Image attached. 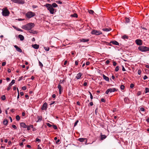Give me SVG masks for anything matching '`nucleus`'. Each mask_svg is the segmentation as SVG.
Here are the masks:
<instances>
[{"label": "nucleus", "instance_id": "1", "mask_svg": "<svg viewBox=\"0 0 149 149\" xmlns=\"http://www.w3.org/2000/svg\"><path fill=\"white\" fill-rule=\"evenodd\" d=\"M35 25L34 23H29L26 25L22 26V28L23 29L28 30L29 31Z\"/></svg>", "mask_w": 149, "mask_h": 149}, {"label": "nucleus", "instance_id": "2", "mask_svg": "<svg viewBox=\"0 0 149 149\" xmlns=\"http://www.w3.org/2000/svg\"><path fill=\"white\" fill-rule=\"evenodd\" d=\"M44 6L47 7V10L49 11L51 14H53L54 13V9L52 7L51 4L46 3Z\"/></svg>", "mask_w": 149, "mask_h": 149}, {"label": "nucleus", "instance_id": "3", "mask_svg": "<svg viewBox=\"0 0 149 149\" xmlns=\"http://www.w3.org/2000/svg\"><path fill=\"white\" fill-rule=\"evenodd\" d=\"M2 14L3 16H8L10 13L7 8L6 7L2 9Z\"/></svg>", "mask_w": 149, "mask_h": 149}, {"label": "nucleus", "instance_id": "4", "mask_svg": "<svg viewBox=\"0 0 149 149\" xmlns=\"http://www.w3.org/2000/svg\"><path fill=\"white\" fill-rule=\"evenodd\" d=\"M138 49L142 52H146L149 51V48L144 46H140L138 47Z\"/></svg>", "mask_w": 149, "mask_h": 149}, {"label": "nucleus", "instance_id": "5", "mask_svg": "<svg viewBox=\"0 0 149 149\" xmlns=\"http://www.w3.org/2000/svg\"><path fill=\"white\" fill-rule=\"evenodd\" d=\"M20 125L21 127L24 128H27V130H30V127H31V128H32L33 127V125H29L28 126L26 125L23 122L21 123H20Z\"/></svg>", "mask_w": 149, "mask_h": 149}, {"label": "nucleus", "instance_id": "6", "mask_svg": "<svg viewBox=\"0 0 149 149\" xmlns=\"http://www.w3.org/2000/svg\"><path fill=\"white\" fill-rule=\"evenodd\" d=\"M35 15V13L31 11H29L26 14V17L29 19L34 16Z\"/></svg>", "mask_w": 149, "mask_h": 149}, {"label": "nucleus", "instance_id": "7", "mask_svg": "<svg viewBox=\"0 0 149 149\" xmlns=\"http://www.w3.org/2000/svg\"><path fill=\"white\" fill-rule=\"evenodd\" d=\"M13 2L19 4H23L25 3L23 0H11Z\"/></svg>", "mask_w": 149, "mask_h": 149}, {"label": "nucleus", "instance_id": "8", "mask_svg": "<svg viewBox=\"0 0 149 149\" xmlns=\"http://www.w3.org/2000/svg\"><path fill=\"white\" fill-rule=\"evenodd\" d=\"M15 82V80H13L9 84L8 87L7 88V90L9 91L11 88V86L14 84Z\"/></svg>", "mask_w": 149, "mask_h": 149}, {"label": "nucleus", "instance_id": "9", "mask_svg": "<svg viewBox=\"0 0 149 149\" xmlns=\"http://www.w3.org/2000/svg\"><path fill=\"white\" fill-rule=\"evenodd\" d=\"M91 33L93 34H94L98 35L102 34V32H99L97 30H94L92 31Z\"/></svg>", "mask_w": 149, "mask_h": 149}, {"label": "nucleus", "instance_id": "10", "mask_svg": "<svg viewBox=\"0 0 149 149\" xmlns=\"http://www.w3.org/2000/svg\"><path fill=\"white\" fill-rule=\"evenodd\" d=\"M47 104L46 102L44 103L41 107V109L42 110H46L47 109Z\"/></svg>", "mask_w": 149, "mask_h": 149}, {"label": "nucleus", "instance_id": "11", "mask_svg": "<svg viewBox=\"0 0 149 149\" xmlns=\"http://www.w3.org/2000/svg\"><path fill=\"white\" fill-rule=\"evenodd\" d=\"M136 43L138 45H142V42L141 40L140 39H137L136 40Z\"/></svg>", "mask_w": 149, "mask_h": 149}, {"label": "nucleus", "instance_id": "12", "mask_svg": "<svg viewBox=\"0 0 149 149\" xmlns=\"http://www.w3.org/2000/svg\"><path fill=\"white\" fill-rule=\"evenodd\" d=\"M14 47L16 49V50L19 52H22V50L21 48H19L18 46H17L16 45H15L14 46Z\"/></svg>", "mask_w": 149, "mask_h": 149}, {"label": "nucleus", "instance_id": "13", "mask_svg": "<svg viewBox=\"0 0 149 149\" xmlns=\"http://www.w3.org/2000/svg\"><path fill=\"white\" fill-rule=\"evenodd\" d=\"M105 130L106 132V134L103 135V139H105L106 138L107 136V135H108L109 134V131L108 130H107L106 129H105Z\"/></svg>", "mask_w": 149, "mask_h": 149}, {"label": "nucleus", "instance_id": "14", "mask_svg": "<svg viewBox=\"0 0 149 149\" xmlns=\"http://www.w3.org/2000/svg\"><path fill=\"white\" fill-rule=\"evenodd\" d=\"M89 40V39H88L82 38V39H81L80 40V42H88Z\"/></svg>", "mask_w": 149, "mask_h": 149}, {"label": "nucleus", "instance_id": "15", "mask_svg": "<svg viewBox=\"0 0 149 149\" xmlns=\"http://www.w3.org/2000/svg\"><path fill=\"white\" fill-rule=\"evenodd\" d=\"M38 120L36 121V122H38L41 121L42 120V117L41 116H38L37 117Z\"/></svg>", "mask_w": 149, "mask_h": 149}, {"label": "nucleus", "instance_id": "16", "mask_svg": "<svg viewBox=\"0 0 149 149\" xmlns=\"http://www.w3.org/2000/svg\"><path fill=\"white\" fill-rule=\"evenodd\" d=\"M109 90L110 93L112 92L117 91V90L114 88H109Z\"/></svg>", "mask_w": 149, "mask_h": 149}, {"label": "nucleus", "instance_id": "17", "mask_svg": "<svg viewBox=\"0 0 149 149\" xmlns=\"http://www.w3.org/2000/svg\"><path fill=\"white\" fill-rule=\"evenodd\" d=\"M29 32L31 33H32L33 34H37V32L36 31H34L33 30L30 29V30L28 31Z\"/></svg>", "mask_w": 149, "mask_h": 149}, {"label": "nucleus", "instance_id": "18", "mask_svg": "<svg viewBox=\"0 0 149 149\" xmlns=\"http://www.w3.org/2000/svg\"><path fill=\"white\" fill-rule=\"evenodd\" d=\"M110 43H112L113 44L116 45H119V43L117 41L115 40L111 41L110 42Z\"/></svg>", "mask_w": 149, "mask_h": 149}, {"label": "nucleus", "instance_id": "19", "mask_svg": "<svg viewBox=\"0 0 149 149\" xmlns=\"http://www.w3.org/2000/svg\"><path fill=\"white\" fill-rule=\"evenodd\" d=\"M18 37L21 41H23L24 39V36L23 35L21 34L19 35H18Z\"/></svg>", "mask_w": 149, "mask_h": 149}, {"label": "nucleus", "instance_id": "20", "mask_svg": "<svg viewBox=\"0 0 149 149\" xmlns=\"http://www.w3.org/2000/svg\"><path fill=\"white\" fill-rule=\"evenodd\" d=\"M32 47L36 49H38L39 48V45L37 44H34L32 45Z\"/></svg>", "mask_w": 149, "mask_h": 149}, {"label": "nucleus", "instance_id": "21", "mask_svg": "<svg viewBox=\"0 0 149 149\" xmlns=\"http://www.w3.org/2000/svg\"><path fill=\"white\" fill-rule=\"evenodd\" d=\"M82 76V74L81 73L78 74L76 77V78L77 79H79Z\"/></svg>", "mask_w": 149, "mask_h": 149}, {"label": "nucleus", "instance_id": "22", "mask_svg": "<svg viewBox=\"0 0 149 149\" xmlns=\"http://www.w3.org/2000/svg\"><path fill=\"white\" fill-rule=\"evenodd\" d=\"M103 78L106 81H109V79L108 77H106L105 75L103 74Z\"/></svg>", "mask_w": 149, "mask_h": 149}, {"label": "nucleus", "instance_id": "23", "mask_svg": "<svg viewBox=\"0 0 149 149\" xmlns=\"http://www.w3.org/2000/svg\"><path fill=\"white\" fill-rule=\"evenodd\" d=\"M58 88L59 90V93L60 94L61 93V91L62 90V87L61 85L59 84L58 85Z\"/></svg>", "mask_w": 149, "mask_h": 149}, {"label": "nucleus", "instance_id": "24", "mask_svg": "<svg viewBox=\"0 0 149 149\" xmlns=\"http://www.w3.org/2000/svg\"><path fill=\"white\" fill-rule=\"evenodd\" d=\"M111 30V29L110 28H107L103 29V31H109Z\"/></svg>", "mask_w": 149, "mask_h": 149}, {"label": "nucleus", "instance_id": "25", "mask_svg": "<svg viewBox=\"0 0 149 149\" xmlns=\"http://www.w3.org/2000/svg\"><path fill=\"white\" fill-rule=\"evenodd\" d=\"M86 139L85 138H80L78 139V141L80 142H83Z\"/></svg>", "mask_w": 149, "mask_h": 149}, {"label": "nucleus", "instance_id": "26", "mask_svg": "<svg viewBox=\"0 0 149 149\" xmlns=\"http://www.w3.org/2000/svg\"><path fill=\"white\" fill-rule=\"evenodd\" d=\"M8 123V121L6 119L4 120L3 121V124L4 125H6Z\"/></svg>", "mask_w": 149, "mask_h": 149}, {"label": "nucleus", "instance_id": "27", "mask_svg": "<svg viewBox=\"0 0 149 149\" xmlns=\"http://www.w3.org/2000/svg\"><path fill=\"white\" fill-rule=\"evenodd\" d=\"M52 6V7L53 8H56L57 7L58 5H57L55 3H53L52 5H51Z\"/></svg>", "mask_w": 149, "mask_h": 149}, {"label": "nucleus", "instance_id": "28", "mask_svg": "<svg viewBox=\"0 0 149 149\" xmlns=\"http://www.w3.org/2000/svg\"><path fill=\"white\" fill-rule=\"evenodd\" d=\"M110 21H111V20L109 19L108 20H107V21H106V23L107 24V26L108 25H109V24H110Z\"/></svg>", "mask_w": 149, "mask_h": 149}, {"label": "nucleus", "instance_id": "29", "mask_svg": "<svg viewBox=\"0 0 149 149\" xmlns=\"http://www.w3.org/2000/svg\"><path fill=\"white\" fill-rule=\"evenodd\" d=\"M122 38L123 39H128V36L126 35H123L122 36Z\"/></svg>", "mask_w": 149, "mask_h": 149}, {"label": "nucleus", "instance_id": "30", "mask_svg": "<svg viewBox=\"0 0 149 149\" xmlns=\"http://www.w3.org/2000/svg\"><path fill=\"white\" fill-rule=\"evenodd\" d=\"M1 98L2 100H5L6 99V97L5 95H3V96H2Z\"/></svg>", "mask_w": 149, "mask_h": 149}, {"label": "nucleus", "instance_id": "31", "mask_svg": "<svg viewBox=\"0 0 149 149\" xmlns=\"http://www.w3.org/2000/svg\"><path fill=\"white\" fill-rule=\"evenodd\" d=\"M71 16L72 17H77V14L75 13L73 15H71Z\"/></svg>", "mask_w": 149, "mask_h": 149}, {"label": "nucleus", "instance_id": "32", "mask_svg": "<svg viewBox=\"0 0 149 149\" xmlns=\"http://www.w3.org/2000/svg\"><path fill=\"white\" fill-rule=\"evenodd\" d=\"M109 43L106 41H103V45H109Z\"/></svg>", "mask_w": 149, "mask_h": 149}, {"label": "nucleus", "instance_id": "33", "mask_svg": "<svg viewBox=\"0 0 149 149\" xmlns=\"http://www.w3.org/2000/svg\"><path fill=\"white\" fill-rule=\"evenodd\" d=\"M16 119L17 121H19L20 119V117L19 115H17L16 116Z\"/></svg>", "mask_w": 149, "mask_h": 149}, {"label": "nucleus", "instance_id": "34", "mask_svg": "<svg viewBox=\"0 0 149 149\" xmlns=\"http://www.w3.org/2000/svg\"><path fill=\"white\" fill-rule=\"evenodd\" d=\"M89 13L90 14H93L94 13V11L92 10H88Z\"/></svg>", "mask_w": 149, "mask_h": 149}, {"label": "nucleus", "instance_id": "35", "mask_svg": "<svg viewBox=\"0 0 149 149\" xmlns=\"http://www.w3.org/2000/svg\"><path fill=\"white\" fill-rule=\"evenodd\" d=\"M149 92V88H145V93H146Z\"/></svg>", "mask_w": 149, "mask_h": 149}, {"label": "nucleus", "instance_id": "36", "mask_svg": "<svg viewBox=\"0 0 149 149\" xmlns=\"http://www.w3.org/2000/svg\"><path fill=\"white\" fill-rule=\"evenodd\" d=\"M119 67L118 66H117L116 67L115 69V71L116 72H117L118 71L119 69Z\"/></svg>", "mask_w": 149, "mask_h": 149}, {"label": "nucleus", "instance_id": "37", "mask_svg": "<svg viewBox=\"0 0 149 149\" xmlns=\"http://www.w3.org/2000/svg\"><path fill=\"white\" fill-rule=\"evenodd\" d=\"M44 49L45 51H49V48L48 47H44Z\"/></svg>", "mask_w": 149, "mask_h": 149}, {"label": "nucleus", "instance_id": "38", "mask_svg": "<svg viewBox=\"0 0 149 149\" xmlns=\"http://www.w3.org/2000/svg\"><path fill=\"white\" fill-rule=\"evenodd\" d=\"M88 93H89L90 95V98L92 100L93 99V95L91 94V92L90 91H88Z\"/></svg>", "mask_w": 149, "mask_h": 149}, {"label": "nucleus", "instance_id": "39", "mask_svg": "<svg viewBox=\"0 0 149 149\" xmlns=\"http://www.w3.org/2000/svg\"><path fill=\"white\" fill-rule=\"evenodd\" d=\"M39 65L41 67H43V65L42 64V63L40 61H39Z\"/></svg>", "mask_w": 149, "mask_h": 149}, {"label": "nucleus", "instance_id": "40", "mask_svg": "<svg viewBox=\"0 0 149 149\" xmlns=\"http://www.w3.org/2000/svg\"><path fill=\"white\" fill-rule=\"evenodd\" d=\"M130 22V19L128 18H126L125 22L126 23H128Z\"/></svg>", "mask_w": 149, "mask_h": 149}, {"label": "nucleus", "instance_id": "41", "mask_svg": "<svg viewBox=\"0 0 149 149\" xmlns=\"http://www.w3.org/2000/svg\"><path fill=\"white\" fill-rule=\"evenodd\" d=\"M120 88L121 90H124L125 88V86L123 85H122L121 86Z\"/></svg>", "mask_w": 149, "mask_h": 149}, {"label": "nucleus", "instance_id": "42", "mask_svg": "<svg viewBox=\"0 0 149 149\" xmlns=\"http://www.w3.org/2000/svg\"><path fill=\"white\" fill-rule=\"evenodd\" d=\"M12 127L14 128L15 129H16L17 128V127L15 125H12Z\"/></svg>", "mask_w": 149, "mask_h": 149}, {"label": "nucleus", "instance_id": "43", "mask_svg": "<svg viewBox=\"0 0 149 149\" xmlns=\"http://www.w3.org/2000/svg\"><path fill=\"white\" fill-rule=\"evenodd\" d=\"M56 2L57 3L59 4H62V2L60 1H56Z\"/></svg>", "mask_w": 149, "mask_h": 149}, {"label": "nucleus", "instance_id": "44", "mask_svg": "<svg viewBox=\"0 0 149 149\" xmlns=\"http://www.w3.org/2000/svg\"><path fill=\"white\" fill-rule=\"evenodd\" d=\"M140 110L141 111H144L145 109L143 107H141L140 108Z\"/></svg>", "mask_w": 149, "mask_h": 149}, {"label": "nucleus", "instance_id": "45", "mask_svg": "<svg viewBox=\"0 0 149 149\" xmlns=\"http://www.w3.org/2000/svg\"><path fill=\"white\" fill-rule=\"evenodd\" d=\"M36 142H40L41 141L38 138H36Z\"/></svg>", "mask_w": 149, "mask_h": 149}, {"label": "nucleus", "instance_id": "46", "mask_svg": "<svg viewBox=\"0 0 149 149\" xmlns=\"http://www.w3.org/2000/svg\"><path fill=\"white\" fill-rule=\"evenodd\" d=\"M141 71L140 70H139L138 71V73L139 75H140L141 73Z\"/></svg>", "mask_w": 149, "mask_h": 149}, {"label": "nucleus", "instance_id": "47", "mask_svg": "<svg viewBox=\"0 0 149 149\" xmlns=\"http://www.w3.org/2000/svg\"><path fill=\"white\" fill-rule=\"evenodd\" d=\"M86 81H84L83 85L84 86H86L87 85V82Z\"/></svg>", "mask_w": 149, "mask_h": 149}, {"label": "nucleus", "instance_id": "48", "mask_svg": "<svg viewBox=\"0 0 149 149\" xmlns=\"http://www.w3.org/2000/svg\"><path fill=\"white\" fill-rule=\"evenodd\" d=\"M22 89L23 90H25L26 89V88L25 86H24L22 87Z\"/></svg>", "mask_w": 149, "mask_h": 149}, {"label": "nucleus", "instance_id": "49", "mask_svg": "<svg viewBox=\"0 0 149 149\" xmlns=\"http://www.w3.org/2000/svg\"><path fill=\"white\" fill-rule=\"evenodd\" d=\"M78 122H79L78 120H77L75 122V123H74V126H75L77 125Z\"/></svg>", "mask_w": 149, "mask_h": 149}, {"label": "nucleus", "instance_id": "50", "mask_svg": "<svg viewBox=\"0 0 149 149\" xmlns=\"http://www.w3.org/2000/svg\"><path fill=\"white\" fill-rule=\"evenodd\" d=\"M32 7L34 9V8H37L38 7L37 6L34 5L32 6Z\"/></svg>", "mask_w": 149, "mask_h": 149}, {"label": "nucleus", "instance_id": "51", "mask_svg": "<svg viewBox=\"0 0 149 149\" xmlns=\"http://www.w3.org/2000/svg\"><path fill=\"white\" fill-rule=\"evenodd\" d=\"M134 85L133 84H130V87L131 88H133V87H134Z\"/></svg>", "mask_w": 149, "mask_h": 149}, {"label": "nucleus", "instance_id": "52", "mask_svg": "<svg viewBox=\"0 0 149 149\" xmlns=\"http://www.w3.org/2000/svg\"><path fill=\"white\" fill-rule=\"evenodd\" d=\"M109 92H110L109 90V89H108L105 92V93L106 94H108Z\"/></svg>", "mask_w": 149, "mask_h": 149}, {"label": "nucleus", "instance_id": "53", "mask_svg": "<svg viewBox=\"0 0 149 149\" xmlns=\"http://www.w3.org/2000/svg\"><path fill=\"white\" fill-rule=\"evenodd\" d=\"M47 126L49 127H51L52 126V125H51L49 123H47Z\"/></svg>", "mask_w": 149, "mask_h": 149}, {"label": "nucleus", "instance_id": "54", "mask_svg": "<svg viewBox=\"0 0 149 149\" xmlns=\"http://www.w3.org/2000/svg\"><path fill=\"white\" fill-rule=\"evenodd\" d=\"M6 64V62H3L2 63V66H5Z\"/></svg>", "mask_w": 149, "mask_h": 149}, {"label": "nucleus", "instance_id": "55", "mask_svg": "<svg viewBox=\"0 0 149 149\" xmlns=\"http://www.w3.org/2000/svg\"><path fill=\"white\" fill-rule=\"evenodd\" d=\"M53 128L54 129H57V127L56 125H53Z\"/></svg>", "mask_w": 149, "mask_h": 149}, {"label": "nucleus", "instance_id": "56", "mask_svg": "<svg viewBox=\"0 0 149 149\" xmlns=\"http://www.w3.org/2000/svg\"><path fill=\"white\" fill-rule=\"evenodd\" d=\"M117 65V63L116 62H115V61H113V66H116Z\"/></svg>", "mask_w": 149, "mask_h": 149}, {"label": "nucleus", "instance_id": "57", "mask_svg": "<svg viewBox=\"0 0 149 149\" xmlns=\"http://www.w3.org/2000/svg\"><path fill=\"white\" fill-rule=\"evenodd\" d=\"M23 76H21L19 78V79H18V81H20L22 79Z\"/></svg>", "mask_w": 149, "mask_h": 149}, {"label": "nucleus", "instance_id": "58", "mask_svg": "<svg viewBox=\"0 0 149 149\" xmlns=\"http://www.w3.org/2000/svg\"><path fill=\"white\" fill-rule=\"evenodd\" d=\"M148 78L147 77L146 75H145L143 77V79L145 80Z\"/></svg>", "mask_w": 149, "mask_h": 149}, {"label": "nucleus", "instance_id": "59", "mask_svg": "<svg viewBox=\"0 0 149 149\" xmlns=\"http://www.w3.org/2000/svg\"><path fill=\"white\" fill-rule=\"evenodd\" d=\"M90 63V62H89L88 61L86 63V65H89Z\"/></svg>", "mask_w": 149, "mask_h": 149}, {"label": "nucleus", "instance_id": "60", "mask_svg": "<svg viewBox=\"0 0 149 149\" xmlns=\"http://www.w3.org/2000/svg\"><path fill=\"white\" fill-rule=\"evenodd\" d=\"M24 93L22 92H20V94L22 96L24 95Z\"/></svg>", "mask_w": 149, "mask_h": 149}, {"label": "nucleus", "instance_id": "61", "mask_svg": "<svg viewBox=\"0 0 149 149\" xmlns=\"http://www.w3.org/2000/svg\"><path fill=\"white\" fill-rule=\"evenodd\" d=\"M89 104L91 106H92L93 105V103L92 102H91L89 103Z\"/></svg>", "mask_w": 149, "mask_h": 149}, {"label": "nucleus", "instance_id": "62", "mask_svg": "<svg viewBox=\"0 0 149 149\" xmlns=\"http://www.w3.org/2000/svg\"><path fill=\"white\" fill-rule=\"evenodd\" d=\"M127 97H125L124 98V101L125 102H127Z\"/></svg>", "mask_w": 149, "mask_h": 149}, {"label": "nucleus", "instance_id": "63", "mask_svg": "<svg viewBox=\"0 0 149 149\" xmlns=\"http://www.w3.org/2000/svg\"><path fill=\"white\" fill-rule=\"evenodd\" d=\"M122 70L123 71H125V69L124 67L123 66L122 67Z\"/></svg>", "mask_w": 149, "mask_h": 149}, {"label": "nucleus", "instance_id": "64", "mask_svg": "<svg viewBox=\"0 0 149 149\" xmlns=\"http://www.w3.org/2000/svg\"><path fill=\"white\" fill-rule=\"evenodd\" d=\"M52 97L53 98H54L56 97V95L55 94H53L52 95Z\"/></svg>", "mask_w": 149, "mask_h": 149}]
</instances>
